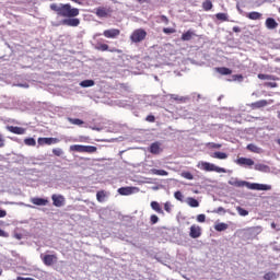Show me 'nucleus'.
Returning a JSON list of instances; mask_svg holds the SVG:
<instances>
[{
	"instance_id": "obj_1",
	"label": "nucleus",
	"mask_w": 280,
	"mask_h": 280,
	"mask_svg": "<svg viewBox=\"0 0 280 280\" xmlns=\"http://www.w3.org/2000/svg\"><path fill=\"white\" fill-rule=\"evenodd\" d=\"M50 10L52 12H57V16H62L63 20L58 23H52L55 27L60 25H66L67 27H78L80 25V19L75 16H80V9L71 7L69 3H51Z\"/></svg>"
},
{
	"instance_id": "obj_2",
	"label": "nucleus",
	"mask_w": 280,
	"mask_h": 280,
	"mask_svg": "<svg viewBox=\"0 0 280 280\" xmlns=\"http://www.w3.org/2000/svg\"><path fill=\"white\" fill-rule=\"evenodd\" d=\"M228 183L233 187H246L247 189H252L254 191H270V189H272V186L270 185L240 180L236 177H231Z\"/></svg>"
},
{
	"instance_id": "obj_3",
	"label": "nucleus",
	"mask_w": 280,
	"mask_h": 280,
	"mask_svg": "<svg viewBox=\"0 0 280 280\" xmlns=\"http://www.w3.org/2000/svg\"><path fill=\"white\" fill-rule=\"evenodd\" d=\"M145 36H148V32L143 28L135 30L130 35L131 43H143L145 40Z\"/></svg>"
},
{
	"instance_id": "obj_4",
	"label": "nucleus",
	"mask_w": 280,
	"mask_h": 280,
	"mask_svg": "<svg viewBox=\"0 0 280 280\" xmlns=\"http://www.w3.org/2000/svg\"><path fill=\"white\" fill-rule=\"evenodd\" d=\"M201 170H205V172H217V174H226V168L217 166L215 164H211L209 162H203L201 164Z\"/></svg>"
},
{
	"instance_id": "obj_5",
	"label": "nucleus",
	"mask_w": 280,
	"mask_h": 280,
	"mask_svg": "<svg viewBox=\"0 0 280 280\" xmlns=\"http://www.w3.org/2000/svg\"><path fill=\"white\" fill-rule=\"evenodd\" d=\"M261 231V226L249 228L246 230L245 235L247 240H255V237H257V235H259Z\"/></svg>"
},
{
	"instance_id": "obj_6",
	"label": "nucleus",
	"mask_w": 280,
	"mask_h": 280,
	"mask_svg": "<svg viewBox=\"0 0 280 280\" xmlns=\"http://www.w3.org/2000/svg\"><path fill=\"white\" fill-rule=\"evenodd\" d=\"M58 138H38V145H54V143H58Z\"/></svg>"
},
{
	"instance_id": "obj_7",
	"label": "nucleus",
	"mask_w": 280,
	"mask_h": 280,
	"mask_svg": "<svg viewBox=\"0 0 280 280\" xmlns=\"http://www.w3.org/2000/svg\"><path fill=\"white\" fill-rule=\"evenodd\" d=\"M189 235L192 240H198L202 235V230L198 225H191Z\"/></svg>"
},
{
	"instance_id": "obj_8",
	"label": "nucleus",
	"mask_w": 280,
	"mask_h": 280,
	"mask_svg": "<svg viewBox=\"0 0 280 280\" xmlns=\"http://www.w3.org/2000/svg\"><path fill=\"white\" fill-rule=\"evenodd\" d=\"M137 191H139V188L137 187H121L118 189V194H120V196H131V194Z\"/></svg>"
},
{
	"instance_id": "obj_9",
	"label": "nucleus",
	"mask_w": 280,
	"mask_h": 280,
	"mask_svg": "<svg viewBox=\"0 0 280 280\" xmlns=\"http://www.w3.org/2000/svg\"><path fill=\"white\" fill-rule=\"evenodd\" d=\"M54 207H65V196L52 195L51 196Z\"/></svg>"
},
{
	"instance_id": "obj_10",
	"label": "nucleus",
	"mask_w": 280,
	"mask_h": 280,
	"mask_svg": "<svg viewBox=\"0 0 280 280\" xmlns=\"http://www.w3.org/2000/svg\"><path fill=\"white\" fill-rule=\"evenodd\" d=\"M119 34H121V32L117 28H110L103 32V36H105V38H117Z\"/></svg>"
},
{
	"instance_id": "obj_11",
	"label": "nucleus",
	"mask_w": 280,
	"mask_h": 280,
	"mask_svg": "<svg viewBox=\"0 0 280 280\" xmlns=\"http://www.w3.org/2000/svg\"><path fill=\"white\" fill-rule=\"evenodd\" d=\"M42 260L45 266H54L58 261V257L56 255H45Z\"/></svg>"
},
{
	"instance_id": "obj_12",
	"label": "nucleus",
	"mask_w": 280,
	"mask_h": 280,
	"mask_svg": "<svg viewBox=\"0 0 280 280\" xmlns=\"http://www.w3.org/2000/svg\"><path fill=\"white\" fill-rule=\"evenodd\" d=\"M237 165H244L247 167H252V165H255V161H253V159H248V158H238L236 160Z\"/></svg>"
},
{
	"instance_id": "obj_13",
	"label": "nucleus",
	"mask_w": 280,
	"mask_h": 280,
	"mask_svg": "<svg viewBox=\"0 0 280 280\" xmlns=\"http://www.w3.org/2000/svg\"><path fill=\"white\" fill-rule=\"evenodd\" d=\"M149 152L151 154H161L162 150H161V143L160 142H153L150 145Z\"/></svg>"
},
{
	"instance_id": "obj_14",
	"label": "nucleus",
	"mask_w": 280,
	"mask_h": 280,
	"mask_svg": "<svg viewBox=\"0 0 280 280\" xmlns=\"http://www.w3.org/2000/svg\"><path fill=\"white\" fill-rule=\"evenodd\" d=\"M31 202L33 205H36L37 207H47L49 201L47 199L36 197V198L31 199Z\"/></svg>"
},
{
	"instance_id": "obj_15",
	"label": "nucleus",
	"mask_w": 280,
	"mask_h": 280,
	"mask_svg": "<svg viewBox=\"0 0 280 280\" xmlns=\"http://www.w3.org/2000/svg\"><path fill=\"white\" fill-rule=\"evenodd\" d=\"M270 103H268V101L266 100H260L258 102L252 103L250 104V108L255 109V108H264L266 106H268Z\"/></svg>"
},
{
	"instance_id": "obj_16",
	"label": "nucleus",
	"mask_w": 280,
	"mask_h": 280,
	"mask_svg": "<svg viewBox=\"0 0 280 280\" xmlns=\"http://www.w3.org/2000/svg\"><path fill=\"white\" fill-rule=\"evenodd\" d=\"M279 26V23H277V21L272 18H268L266 20V27L268 30H277V27Z\"/></svg>"
},
{
	"instance_id": "obj_17",
	"label": "nucleus",
	"mask_w": 280,
	"mask_h": 280,
	"mask_svg": "<svg viewBox=\"0 0 280 280\" xmlns=\"http://www.w3.org/2000/svg\"><path fill=\"white\" fill-rule=\"evenodd\" d=\"M9 132H13V135H25V129L23 127H8Z\"/></svg>"
},
{
	"instance_id": "obj_18",
	"label": "nucleus",
	"mask_w": 280,
	"mask_h": 280,
	"mask_svg": "<svg viewBox=\"0 0 280 280\" xmlns=\"http://www.w3.org/2000/svg\"><path fill=\"white\" fill-rule=\"evenodd\" d=\"M254 170H256L257 172H264L265 174H268V172H270V166L258 163L255 164Z\"/></svg>"
},
{
	"instance_id": "obj_19",
	"label": "nucleus",
	"mask_w": 280,
	"mask_h": 280,
	"mask_svg": "<svg viewBox=\"0 0 280 280\" xmlns=\"http://www.w3.org/2000/svg\"><path fill=\"white\" fill-rule=\"evenodd\" d=\"M186 202L189 207H192V208H198L200 207V202L198 201V199L194 198V197H188L186 199Z\"/></svg>"
},
{
	"instance_id": "obj_20",
	"label": "nucleus",
	"mask_w": 280,
	"mask_h": 280,
	"mask_svg": "<svg viewBox=\"0 0 280 280\" xmlns=\"http://www.w3.org/2000/svg\"><path fill=\"white\" fill-rule=\"evenodd\" d=\"M79 86H82V89H89L91 86H95V81L93 80H84L79 83Z\"/></svg>"
},
{
	"instance_id": "obj_21",
	"label": "nucleus",
	"mask_w": 280,
	"mask_h": 280,
	"mask_svg": "<svg viewBox=\"0 0 280 280\" xmlns=\"http://www.w3.org/2000/svg\"><path fill=\"white\" fill-rule=\"evenodd\" d=\"M258 79L259 80H273V81H277V80H279V77H276V75H272V74L259 73L258 74Z\"/></svg>"
},
{
	"instance_id": "obj_22",
	"label": "nucleus",
	"mask_w": 280,
	"mask_h": 280,
	"mask_svg": "<svg viewBox=\"0 0 280 280\" xmlns=\"http://www.w3.org/2000/svg\"><path fill=\"white\" fill-rule=\"evenodd\" d=\"M96 16L100 19H106V16H108V11L105 8H98L96 10Z\"/></svg>"
},
{
	"instance_id": "obj_23",
	"label": "nucleus",
	"mask_w": 280,
	"mask_h": 280,
	"mask_svg": "<svg viewBox=\"0 0 280 280\" xmlns=\"http://www.w3.org/2000/svg\"><path fill=\"white\" fill-rule=\"evenodd\" d=\"M247 19H250V21H259V19H261V13L256 11L249 12Z\"/></svg>"
},
{
	"instance_id": "obj_24",
	"label": "nucleus",
	"mask_w": 280,
	"mask_h": 280,
	"mask_svg": "<svg viewBox=\"0 0 280 280\" xmlns=\"http://www.w3.org/2000/svg\"><path fill=\"white\" fill-rule=\"evenodd\" d=\"M218 73L221 75H231L233 71L226 67L217 68Z\"/></svg>"
},
{
	"instance_id": "obj_25",
	"label": "nucleus",
	"mask_w": 280,
	"mask_h": 280,
	"mask_svg": "<svg viewBox=\"0 0 280 280\" xmlns=\"http://www.w3.org/2000/svg\"><path fill=\"white\" fill-rule=\"evenodd\" d=\"M151 174H154L155 176H170V173H167V171L156 168H152Z\"/></svg>"
},
{
	"instance_id": "obj_26",
	"label": "nucleus",
	"mask_w": 280,
	"mask_h": 280,
	"mask_svg": "<svg viewBox=\"0 0 280 280\" xmlns=\"http://www.w3.org/2000/svg\"><path fill=\"white\" fill-rule=\"evenodd\" d=\"M213 159H219L220 161H224V160L229 159V154H226L224 152L217 151L213 153Z\"/></svg>"
},
{
	"instance_id": "obj_27",
	"label": "nucleus",
	"mask_w": 280,
	"mask_h": 280,
	"mask_svg": "<svg viewBox=\"0 0 280 280\" xmlns=\"http://www.w3.org/2000/svg\"><path fill=\"white\" fill-rule=\"evenodd\" d=\"M83 152H85L88 154H93V153L97 152V147L83 145Z\"/></svg>"
},
{
	"instance_id": "obj_28",
	"label": "nucleus",
	"mask_w": 280,
	"mask_h": 280,
	"mask_svg": "<svg viewBox=\"0 0 280 280\" xmlns=\"http://www.w3.org/2000/svg\"><path fill=\"white\" fill-rule=\"evenodd\" d=\"M247 150H249V152H255V154H259L261 152V148L257 147L254 143L248 144Z\"/></svg>"
},
{
	"instance_id": "obj_29",
	"label": "nucleus",
	"mask_w": 280,
	"mask_h": 280,
	"mask_svg": "<svg viewBox=\"0 0 280 280\" xmlns=\"http://www.w3.org/2000/svg\"><path fill=\"white\" fill-rule=\"evenodd\" d=\"M70 152H84V145L72 144V145H70Z\"/></svg>"
},
{
	"instance_id": "obj_30",
	"label": "nucleus",
	"mask_w": 280,
	"mask_h": 280,
	"mask_svg": "<svg viewBox=\"0 0 280 280\" xmlns=\"http://www.w3.org/2000/svg\"><path fill=\"white\" fill-rule=\"evenodd\" d=\"M168 95H170V97H171L172 100H175V102H182V103H184V102H187V100H189V97L178 96L177 94H168Z\"/></svg>"
},
{
	"instance_id": "obj_31",
	"label": "nucleus",
	"mask_w": 280,
	"mask_h": 280,
	"mask_svg": "<svg viewBox=\"0 0 280 280\" xmlns=\"http://www.w3.org/2000/svg\"><path fill=\"white\" fill-rule=\"evenodd\" d=\"M202 8L206 12H209V10L213 9V2H211V0H206L202 2Z\"/></svg>"
},
{
	"instance_id": "obj_32",
	"label": "nucleus",
	"mask_w": 280,
	"mask_h": 280,
	"mask_svg": "<svg viewBox=\"0 0 280 280\" xmlns=\"http://www.w3.org/2000/svg\"><path fill=\"white\" fill-rule=\"evenodd\" d=\"M214 229L219 233H222V231H226V229H229V224H226V223H218V224L214 225Z\"/></svg>"
},
{
	"instance_id": "obj_33",
	"label": "nucleus",
	"mask_w": 280,
	"mask_h": 280,
	"mask_svg": "<svg viewBox=\"0 0 280 280\" xmlns=\"http://www.w3.org/2000/svg\"><path fill=\"white\" fill-rule=\"evenodd\" d=\"M194 36H195V33L192 31H187L182 35V40H191Z\"/></svg>"
},
{
	"instance_id": "obj_34",
	"label": "nucleus",
	"mask_w": 280,
	"mask_h": 280,
	"mask_svg": "<svg viewBox=\"0 0 280 280\" xmlns=\"http://www.w3.org/2000/svg\"><path fill=\"white\" fill-rule=\"evenodd\" d=\"M151 208L153 209V211H156V213H163V209L161 208V205H159V202L156 201L151 202Z\"/></svg>"
},
{
	"instance_id": "obj_35",
	"label": "nucleus",
	"mask_w": 280,
	"mask_h": 280,
	"mask_svg": "<svg viewBox=\"0 0 280 280\" xmlns=\"http://www.w3.org/2000/svg\"><path fill=\"white\" fill-rule=\"evenodd\" d=\"M69 121L73 125V126H82V124H84V121L80 118H69Z\"/></svg>"
},
{
	"instance_id": "obj_36",
	"label": "nucleus",
	"mask_w": 280,
	"mask_h": 280,
	"mask_svg": "<svg viewBox=\"0 0 280 280\" xmlns=\"http://www.w3.org/2000/svg\"><path fill=\"white\" fill-rule=\"evenodd\" d=\"M95 49H97V51H108V45L107 44H97L95 46Z\"/></svg>"
},
{
	"instance_id": "obj_37",
	"label": "nucleus",
	"mask_w": 280,
	"mask_h": 280,
	"mask_svg": "<svg viewBox=\"0 0 280 280\" xmlns=\"http://www.w3.org/2000/svg\"><path fill=\"white\" fill-rule=\"evenodd\" d=\"M236 211H237L238 215H242L243 218H245V215H248V210H246L242 207H237Z\"/></svg>"
},
{
	"instance_id": "obj_38",
	"label": "nucleus",
	"mask_w": 280,
	"mask_h": 280,
	"mask_svg": "<svg viewBox=\"0 0 280 280\" xmlns=\"http://www.w3.org/2000/svg\"><path fill=\"white\" fill-rule=\"evenodd\" d=\"M215 16L218 21H229V15H226V13H217Z\"/></svg>"
},
{
	"instance_id": "obj_39",
	"label": "nucleus",
	"mask_w": 280,
	"mask_h": 280,
	"mask_svg": "<svg viewBox=\"0 0 280 280\" xmlns=\"http://www.w3.org/2000/svg\"><path fill=\"white\" fill-rule=\"evenodd\" d=\"M264 279L275 280V279H277V275L275 272H267V273H265Z\"/></svg>"
},
{
	"instance_id": "obj_40",
	"label": "nucleus",
	"mask_w": 280,
	"mask_h": 280,
	"mask_svg": "<svg viewBox=\"0 0 280 280\" xmlns=\"http://www.w3.org/2000/svg\"><path fill=\"white\" fill-rule=\"evenodd\" d=\"M24 143H25V145H32V147H34V145H36V140H35L34 138H26V139L24 140Z\"/></svg>"
},
{
	"instance_id": "obj_41",
	"label": "nucleus",
	"mask_w": 280,
	"mask_h": 280,
	"mask_svg": "<svg viewBox=\"0 0 280 280\" xmlns=\"http://www.w3.org/2000/svg\"><path fill=\"white\" fill-rule=\"evenodd\" d=\"M104 198H106V194H104V191H98L96 194V200H98V202H104Z\"/></svg>"
},
{
	"instance_id": "obj_42",
	"label": "nucleus",
	"mask_w": 280,
	"mask_h": 280,
	"mask_svg": "<svg viewBox=\"0 0 280 280\" xmlns=\"http://www.w3.org/2000/svg\"><path fill=\"white\" fill-rule=\"evenodd\" d=\"M182 176L186 178V180H194V175L190 172H183Z\"/></svg>"
},
{
	"instance_id": "obj_43",
	"label": "nucleus",
	"mask_w": 280,
	"mask_h": 280,
	"mask_svg": "<svg viewBox=\"0 0 280 280\" xmlns=\"http://www.w3.org/2000/svg\"><path fill=\"white\" fill-rule=\"evenodd\" d=\"M174 198H175L176 200H179V202H183V198H185V197L183 196V192H180L179 190H177V191H175V194H174Z\"/></svg>"
},
{
	"instance_id": "obj_44",
	"label": "nucleus",
	"mask_w": 280,
	"mask_h": 280,
	"mask_svg": "<svg viewBox=\"0 0 280 280\" xmlns=\"http://www.w3.org/2000/svg\"><path fill=\"white\" fill-rule=\"evenodd\" d=\"M52 154H55V156H62V154H65V151H62V149L60 148L52 149Z\"/></svg>"
},
{
	"instance_id": "obj_45",
	"label": "nucleus",
	"mask_w": 280,
	"mask_h": 280,
	"mask_svg": "<svg viewBox=\"0 0 280 280\" xmlns=\"http://www.w3.org/2000/svg\"><path fill=\"white\" fill-rule=\"evenodd\" d=\"M233 82H243L244 81V77L242 74H234L232 77Z\"/></svg>"
},
{
	"instance_id": "obj_46",
	"label": "nucleus",
	"mask_w": 280,
	"mask_h": 280,
	"mask_svg": "<svg viewBox=\"0 0 280 280\" xmlns=\"http://www.w3.org/2000/svg\"><path fill=\"white\" fill-rule=\"evenodd\" d=\"M264 86H267L269 89H277V86H279V84H277V82H266L264 84Z\"/></svg>"
},
{
	"instance_id": "obj_47",
	"label": "nucleus",
	"mask_w": 280,
	"mask_h": 280,
	"mask_svg": "<svg viewBox=\"0 0 280 280\" xmlns=\"http://www.w3.org/2000/svg\"><path fill=\"white\" fill-rule=\"evenodd\" d=\"M159 222V217L156 214L151 215V224H156Z\"/></svg>"
},
{
	"instance_id": "obj_48",
	"label": "nucleus",
	"mask_w": 280,
	"mask_h": 280,
	"mask_svg": "<svg viewBox=\"0 0 280 280\" xmlns=\"http://www.w3.org/2000/svg\"><path fill=\"white\" fill-rule=\"evenodd\" d=\"M206 220H207V215L205 214L197 215V222H205Z\"/></svg>"
},
{
	"instance_id": "obj_49",
	"label": "nucleus",
	"mask_w": 280,
	"mask_h": 280,
	"mask_svg": "<svg viewBox=\"0 0 280 280\" xmlns=\"http://www.w3.org/2000/svg\"><path fill=\"white\" fill-rule=\"evenodd\" d=\"M208 145H209L210 148H214V149H217V150H220V148H222V144H218V143H213V142L208 143Z\"/></svg>"
},
{
	"instance_id": "obj_50",
	"label": "nucleus",
	"mask_w": 280,
	"mask_h": 280,
	"mask_svg": "<svg viewBox=\"0 0 280 280\" xmlns=\"http://www.w3.org/2000/svg\"><path fill=\"white\" fill-rule=\"evenodd\" d=\"M164 209H165V211H167V213H170V211H172V206L170 205V202H166L164 205Z\"/></svg>"
},
{
	"instance_id": "obj_51",
	"label": "nucleus",
	"mask_w": 280,
	"mask_h": 280,
	"mask_svg": "<svg viewBox=\"0 0 280 280\" xmlns=\"http://www.w3.org/2000/svg\"><path fill=\"white\" fill-rule=\"evenodd\" d=\"M164 34H174V28H163Z\"/></svg>"
},
{
	"instance_id": "obj_52",
	"label": "nucleus",
	"mask_w": 280,
	"mask_h": 280,
	"mask_svg": "<svg viewBox=\"0 0 280 280\" xmlns=\"http://www.w3.org/2000/svg\"><path fill=\"white\" fill-rule=\"evenodd\" d=\"M225 213L226 211L224 210V208L219 207L217 210L213 211V213Z\"/></svg>"
},
{
	"instance_id": "obj_53",
	"label": "nucleus",
	"mask_w": 280,
	"mask_h": 280,
	"mask_svg": "<svg viewBox=\"0 0 280 280\" xmlns=\"http://www.w3.org/2000/svg\"><path fill=\"white\" fill-rule=\"evenodd\" d=\"M18 86H20L21 89H30V84L27 83H19Z\"/></svg>"
},
{
	"instance_id": "obj_54",
	"label": "nucleus",
	"mask_w": 280,
	"mask_h": 280,
	"mask_svg": "<svg viewBox=\"0 0 280 280\" xmlns=\"http://www.w3.org/2000/svg\"><path fill=\"white\" fill-rule=\"evenodd\" d=\"M108 51H110L112 54H121V50L117 49V48H112V49H108Z\"/></svg>"
},
{
	"instance_id": "obj_55",
	"label": "nucleus",
	"mask_w": 280,
	"mask_h": 280,
	"mask_svg": "<svg viewBox=\"0 0 280 280\" xmlns=\"http://www.w3.org/2000/svg\"><path fill=\"white\" fill-rule=\"evenodd\" d=\"M3 145H5V140L0 136V148H3Z\"/></svg>"
},
{
	"instance_id": "obj_56",
	"label": "nucleus",
	"mask_w": 280,
	"mask_h": 280,
	"mask_svg": "<svg viewBox=\"0 0 280 280\" xmlns=\"http://www.w3.org/2000/svg\"><path fill=\"white\" fill-rule=\"evenodd\" d=\"M154 116H152V115H149L148 117H147V120L148 121H150L151 124H153V121H154Z\"/></svg>"
},
{
	"instance_id": "obj_57",
	"label": "nucleus",
	"mask_w": 280,
	"mask_h": 280,
	"mask_svg": "<svg viewBox=\"0 0 280 280\" xmlns=\"http://www.w3.org/2000/svg\"><path fill=\"white\" fill-rule=\"evenodd\" d=\"M8 215V212L5 210H0V218H5Z\"/></svg>"
},
{
	"instance_id": "obj_58",
	"label": "nucleus",
	"mask_w": 280,
	"mask_h": 280,
	"mask_svg": "<svg viewBox=\"0 0 280 280\" xmlns=\"http://www.w3.org/2000/svg\"><path fill=\"white\" fill-rule=\"evenodd\" d=\"M233 32H235L236 34H240V32H242V28H240V26H234Z\"/></svg>"
},
{
	"instance_id": "obj_59",
	"label": "nucleus",
	"mask_w": 280,
	"mask_h": 280,
	"mask_svg": "<svg viewBox=\"0 0 280 280\" xmlns=\"http://www.w3.org/2000/svg\"><path fill=\"white\" fill-rule=\"evenodd\" d=\"M0 237H8V233H5L3 230H0Z\"/></svg>"
},
{
	"instance_id": "obj_60",
	"label": "nucleus",
	"mask_w": 280,
	"mask_h": 280,
	"mask_svg": "<svg viewBox=\"0 0 280 280\" xmlns=\"http://www.w3.org/2000/svg\"><path fill=\"white\" fill-rule=\"evenodd\" d=\"M271 229H277V224L271 223Z\"/></svg>"
},
{
	"instance_id": "obj_61",
	"label": "nucleus",
	"mask_w": 280,
	"mask_h": 280,
	"mask_svg": "<svg viewBox=\"0 0 280 280\" xmlns=\"http://www.w3.org/2000/svg\"><path fill=\"white\" fill-rule=\"evenodd\" d=\"M71 1H73L74 3L82 4V2H80L79 0H71Z\"/></svg>"
},
{
	"instance_id": "obj_62",
	"label": "nucleus",
	"mask_w": 280,
	"mask_h": 280,
	"mask_svg": "<svg viewBox=\"0 0 280 280\" xmlns=\"http://www.w3.org/2000/svg\"><path fill=\"white\" fill-rule=\"evenodd\" d=\"M222 97H224V95L219 96L218 101L220 102V100H222Z\"/></svg>"
},
{
	"instance_id": "obj_63",
	"label": "nucleus",
	"mask_w": 280,
	"mask_h": 280,
	"mask_svg": "<svg viewBox=\"0 0 280 280\" xmlns=\"http://www.w3.org/2000/svg\"><path fill=\"white\" fill-rule=\"evenodd\" d=\"M236 8H237L238 12H242V9H240V5H237Z\"/></svg>"
},
{
	"instance_id": "obj_64",
	"label": "nucleus",
	"mask_w": 280,
	"mask_h": 280,
	"mask_svg": "<svg viewBox=\"0 0 280 280\" xmlns=\"http://www.w3.org/2000/svg\"><path fill=\"white\" fill-rule=\"evenodd\" d=\"M278 145H280V139L277 140Z\"/></svg>"
}]
</instances>
